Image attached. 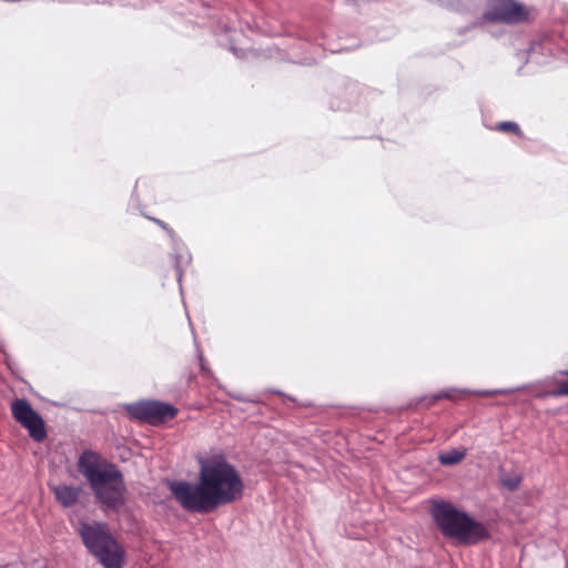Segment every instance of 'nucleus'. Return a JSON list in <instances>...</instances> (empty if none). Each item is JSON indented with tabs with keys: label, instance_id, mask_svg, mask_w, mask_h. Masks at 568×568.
Here are the masks:
<instances>
[{
	"label": "nucleus",
	"instance_id": "9",
	"mask_svg": "<svg viewBox=\"0 0 568 568\" xmlns=\"http://www.w3.org/2000/svg\"><path fill=\"white\" fill-rule=\"evenodd\" d=\"M57 501L64 508L74 506L83 493L81 485L59 484L50 486Z\"/></svg>",
	"mask_w": 568,
	"mask_h": 568
},
{
	"label": "nucleus",
	"instance_id": "6",
	"mask_svg": "<svg viewBox=\"0 0 568 568\" xmlns=\"http://www.w3.org/2000/svg\"><path fill=\"white\" fill-rule=\"evenodd\" d=\"M11 412L14 419L20 423L36 442H42L47 437L42 417L32 408L24 398L12 402Z\"/></svg>",
	"mask_w": 568,
	"mask_h": 568
},
{
	"label": "nucleus",
	"instance_id": "19",
	"mask_svg": "<svg viewBox=\"0 0 568 568\" xmlns=\"http://www.w3.org/2000/svg\"><path fill=\"white\" fill-rule=\"evenodd\" d=\"M231 50L233 51V53H234L236 57H239V58H243V57H244V54H240V51H239L236 48L231 47Z\"/></svg>",
	"mask_w": 568,
	"mask_h": 568
},
{
	"label": "nucleus",
	"instance_id": "14",
	"mask_svg": "<svg viewBox=\"0 0 568 568\" xmlns=\"http://www.w3.org/2000/svg\"><path fill=\"white\" fill-rule=\"evenodd\" d=\"M523 477L520 475H506L503 474L500 477L501 484L507 487L510 491L516 490L521 484Z\"/></svg>",
	"mask_w": 568,
	"mask_h": 568
},
{
	"label": "nucleus",
	"instance_id": "18",
	"mask_svg": "<svg viewBox=\"0 0 568 568\" xmlns=\"http://www.w3.org/2000/svg\"><path fill=\"white\" fill-rule=\"evenodd\" d=\"M199 359H200L201 369L204 372L205 371V363H204V358H203V355H202L201 352L199 353Z\"/></svg>",
	"mask_w": 568,
	"mask_h": 568
},
{
	"label": "nucleus",
	"instance_id": "13",
	"mask_svg": "<svg viewBox=\"0 0 568 568\" xmlns=\"http://www.w3.org/2000/svg\"><path fill=\"white\" fill-rule=\"evenodd\" d=\"M191 261V256L187 252L174 254V267L176 270L178 281L181 282L183 266L187 265Z\"/></svg>",
	"mask_w": 568,
	"mask_h": 568
},
{
	"label": "nucleus",
	"instance_id": "15",
	"mask_svg": "<svg viewBox=\"0 0 568 568\" xmlns=\"http://www.w3.org/2000/svg\"><path fill=\"white\" fill-rule=\"evenodd\" d=\"M496 129L503 132H511L515 134H521L520 128L516 122L505 121L496 125Z\"/></svg>",
	"mask_w": 568,
	"mask_h": 568
},
{
	"label": "nucleus",
	"instance_id": "10",
	"mask_svg": "<svg viewBox=\"0 0 568 568\" xmlns=\"http://www.w3.org/2000/svg\"><path fill=\"white\" fill-rule=\"evenodd\" d=\"M546 384H555L557 387L537 394L539 398L568 396V371H559L550 378L545 381Z\"/></svg>",
	"mask_w": 568,
	"mask_h": 568
},
{
	"label": "nucleus",
	"instance_id": "11",
	"mask_svg": "<svg viewBox=\"0 0 568 568\" xmlns=\"http://www.w3.org/2000/svg\"><path fill=\"white\" fill-rule=\"evenodd\" d=\"M466 456V449H452L439 454L438 460L444 466H453L460 463Z\"/></svg>",
	"mask_w": 568,
	"mask_h": 568
},
{
	"label": "nucleus",
	"instance_id": "1",
	"mask_svg": "<svg viewBox=\"0 0 568 568\" xmlns=\"http://www.w3.org/2000/svg\"><path fill=\"white\" fill-rule=\"evenodd\" d=\"M199 466V477L195 483L187 480L168 483L171 494L184 510L210 514L221 506L242 499L243 478L223 454L201 458Z\"/></svg>",
	"mask_w": 568,
	"mask_h": 568
},
{
	"label": "nucleus",
	"instance_id": "12",
	"mask_svg": "<svg viewBox=\"0 0 568 568\" xmlns=\"http://www.w3.org/2000/svg\"><path fill=\"white\" fill-rule=\"evenodd\" d=\"M518 388H498V389H460L463 394L477 395L483 397H490L500 394H509L516 392Z\"/></svg>",
	"mask_w": 568,
	"mask_h": 568
},
{
	"label": "nucleus",
	"instance_id": "5",
	"mask_svg": "<svg viewBox=\"0 0 568 568\" xmlns=\"http://www.w3.org/2000/svg\"><path fill=\"white\" fill-rule=\"evenodd\" d=\"M128 414L140 422L159 425L173 419L178 408L160 400H140L126 405Z\"/></svg>",
	"mask_w": 568,
	"mask_h": 568
},
{
	"label": "nucleus",
	"instance_id": "8",
	"mask_svg": "<svg viewBox=\"0 0 568 568\" xmlns=\"http://www.w3.org/2000/svg\"><path fill=\"white\" fill-rule=\"evenodd\" d=\"M92 557L103 568H123L125 565L124 547L116 540L115 537L99 550H97Z\"/></svg>",
	"mask_w": 568,
	"mask_h": 568
},
{
	"label": "nucleus",
	"instance_id": "16",
	"mask_svg": "<svg viewBox=\"0 0 568 568\" xmlns=\"http://www.w3.org/2000/svg\"><path fill=\"white\" fill-rule=\"evenodd\" d=\"M151 220H152L154 223H156L159 226H161L163 230H165V231L168 232V234L171 236L172 242H173V243H175V235H174V232H173L171 229H169V227H168V225H166L163 221H161V220H159V219H154V217H153V219H151Z\"/></svg>",
	"mask_w": 568,
	"mask_h": 568
},
{
	"label": "nucleus",
	"instance_id": "3",
	"mask_svg": "<svg viewBox=\"0 0 568 568\" xmlns=\"http://www.w3.org/2000/svg\"><path fill=\"white\" fill-rule=\"evenodd\" d=\"M434 521L444 536L456 538L465 545H474L490 538L489 530L480 521L457 509L452 503L436 501L432 506Z\"/></svg>",
	"mask_w": 568,
	"mask_h": 568
},
{
	"label": "nucleus",
	"instance_id": "7",
	"mask_svg": "<svg viewBox=\"0 0 568 568\" xmlns=\"http://www.w3.org/2000/svg\"><path fill=\"white\" fill-rule=\"evenodd\" d=\"M78 531L84 547L91 556L114 538L109 525L103 521H81Z\"/></svg>",
	"mask_w": 568,
	"mask_h": 568
},
{
	"label": "nucleus",
	"instance_id": "4",
	"mask_svg": "<svg viewBox=\"0 0 568 568\" xmlns=\"http://www.w3.org/2000/svg\"><path fill=\"white\" fill-rule=\"evenodd\" d=\"M483 22L518 24L529 20V10L516 0H488Z\"/></svg>",
	"mask_w": 568,
	"mask_h": 568
},
{
	"label": "nucleus",
	"instance_id": "2",
	"mask_svg": "<svg viewBox=\"0 0 568 568\" xmlns=\"http://www.w3.org/2000/svg\"><path fill=\"white\" fill-rule=\"evenodd\" d=\"M80 473L87 478L97 504L103 509L120 510L126 503L125 484L120 469L114 464L99 466V455L84 450L78 462Z\"/></svg>",
	"mask_w": 568,
	"mask_h": 568
},
{
	"label": "nucleus",
	"instance_id": "17",
	"mask_svg": "<svg viewBox=\"0 0 568 568\" xmlns=\"http://www.w3.org/2000/svg\"><path fill=\"white\" fill-rule=\"evenodd\" d=\"M442 398H454L452 393L450 392H442L439 394H436L432 397V399L429 400L428 405H433L435 404L437 400L442 399Z\"/></svg>",
	"mask_w": 568,
	"mask_h": 568
}]
</instances>
